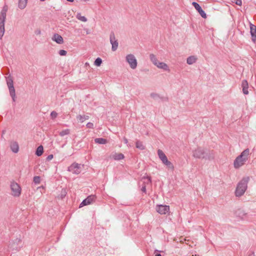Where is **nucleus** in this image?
Returning <instances> with one entry per match:
<instances>
[{"label":"nucleus","instance_id":"nucleus-3","mask_svg":"<svg viewBox=\"0 0 256 256\" xmlns=\"http://www.w3.org/2000/svg\"><path fill=\"white\" fill-rule=\"evenodd\" d=\"M249 176H244L238 183L234 192V194L236 197H240L242 196L248 188V184L250 181Z\"/></svg>","mask_w":256,"mask_h":256},{"label":"nucleus","instance_id":"nucleus-34","mask_svg":"<svg viewBox=\"0 0 256 256\" xmlns=\"http://www.w3.org/2000/svg\"><path fill=\"white\" fill-rule=\"evenodd\" d=\"M86 127L90 128H94V124L92 122H88L86 124Z\"/></svg>","mask_w":256,"mask_h":256},{"label":"nucleus","instance_id":"nucleus-40","mask_svg":"<svg viewBox=\"0 0 256 256\" xmlns=\"http://www.w3.org/2000/svg\"><path fill=\"white\" fill-rule=\"evenodd\" d=\"M62 198L63 196H66V190H62Z\"/></svg>","mask_w":256,"mask_h":256},{"label":"nucleus","instance_id":"nucleus-5","mask_svg":"<svg viewBox=\"0 0 256 256\" xmlns=\"http://www.w3.org/2000/svg\"><path fill=\"white\" fill-rule=\"evenodd\" d=\"M10 194L14 197L18 198L22 194V188L20 185L14 181H12L10 185Z\"/></svg>","mask_w":256,"mask_h":256},{"label":"nucleus","instance_id":"nucleus-31","mask_svg":"<svg viewBox=\"0 0 256 256\" xmlns=\"http://www.w3.org/2000/svg\"><path fill=\"white\" fill-rule=\"evenodd\" d=\"M58 116V114L55 111H52L50 113V117L52 119H54Z\"/></svg>","mask_w":256,"mask_h":256},{"label":"nucleus","instance_id":"nucleus-42","mask_svg":"<svg viewBox=\"0 0 256 256\" xmlns=\"http://www.w3.org/2000/svg\"><path fill=\"white\" fill-rule=\"evenodd\" d=\"M248 256H256L254 254V252H252L251 254H250Z\"/></svg>","mask_w":256,"mask_h":256},{"label":"nucleus","instance_id":"nucleus-30","mask_svg":"<svg viewBox=\"0 0 256 256\" xmlns=\"http://www.w3.org/2000/svg\"><path fill=\"white\" fill-rule=\"evenodd\" d=\"M22 242V240L20 238H17L15 240L14 243L16 244V246H20Z\"/></svg>","mask_w":256,"mask_h":256},{"label":"nucleus","instance_id":"nucleus-35","mask_svg":"<svg viewBox=\"0 0 256 256\" xmlns=\"http://www.w3.org/2000/svg\"><path fill=\"white\" fill-rule=\"evenodd\" d=\"M251 36H252V40L254 42H256V34H252Z\"/></svg>","mask_w":256,"mask_h":256},{"label":"nucleus","instance_id":"nucleus-11","mask_svg":"<svg viewBox=\"0 0 256 256\" xmlns=\"http://www.w3.org/2000/svg\"><path fill=\"white\" fill-rule=\"evenodd\" d=\"M156 212L160 214H165L170 211L168 206L160 204L157 205L156 208Z\"/></svg>","mask_w":256,"mask_h":256},{"label":"nucleus","instance_id":"nucleus-27","mask_svg":"<svg viewBox=\"0 0 256 256\" xmlns=\"http://www.w3.org/2000/svg\"><path fill=\"white\" fill-rule=\"evenodd\" d=\"M250 32L251 35L256 34V26H254L252 24H250Z\"/></svg>","mask_w":256,"mask_h":256},{"label":"nucleus","instance_id":"nucleus-6","mask_svg":"<svg viewBox=\"0 0 256 256\" xmlns=\"http://www.w3.org/2000/svg\"><path fill=\"white\" fill-rule=\"evenodd\" d=\"M158 154L162 164H164L168 168L172 170L174 168V165L170 162L168 160L164 152L161 150H158Z\"/></svg>","mask_w":256,"mask_h":256},{"label":"nucleus","instance_id":"nucleus-7","mask_svg":"<svg viewBox=\"0 0 256 256\" xmlns=\"http://www.w3.org/2000/svg\"><path fill=\"white\" fill-rule=\"evenodd\" d=\"M126 61L132 70H135L137 68L138 62L134 54H127L126 56Z\"/></svg>","mask_w":256,"mask_h":256},{"label":"nucleus","instance_id":"nucleus-16","mask_svg":"<svg viewBox=\"0 0 256 256\" xmlns=\"http://www.w3.org/2000/svg\"><path fill=\"white\" fill-rule=\"evenodd\" d=\"M52 40L58 44H62L64 42L62 37L58 34H56L53 36Z\"/></svg>","mask_w":256,"mask_h":256},{"label":"nucleus","instance_id":"nucleus-10","mask_svg":"<svg viewBox=\"0 0 256 256\" xmlns=\"http://www.w3.org/2000/svg\"><path fill=\"white\" fill-rule=\"evenodd\" d=\"M68 171L74 174H79L82 171V166L78 163H73L68 168Z\"/></svg>","mask_w":256,"mask_h":256},{"label":"nucleus","instance_id":"nucleus-23","mask_svg":"<svg viewBox=\"0 0 256 256\" xmlns=\"http://www.w3.org/2000/svg\"><path fill=\"white\" fill-rule=\"evenodd\" d=\"M94 142L98 144H106L107 142L106 140L103 138H96L94 140Z\"/></svg>","mask_w":256,"mask_h":256},{"label":"nucleus","instance_id":"nucleus-15","mask_svg":"<svg viewBox=\"0 0 256 256\" xmlns=\"http://www.w3.org/2000/svg\"><path fill=\"white\" fill-rule=\"evenodd\" d=\"M10 148L13 152L18 153L19 150L18 143L16 142H12L10 144Z\"/></svg>","mask_w":256,"mask_h":256},{"label":"nucleus","instance_id":"nucleus-20","mask_svg":"<svg viewBox=\"0 0 256 256\" xmlns=\"http://www.w3.org/2000/svg\"><path fill=\"white\" fill-rule=\"evenodd\" d=\"M198 58L196 56H192L188 57L186 59V63L191 65L196 62Z\"/></svg>","mask_w":256,"mask_h":256},{"label":"nucleus","instance_id":"nucleus-43","mask_svg":"<svg viewBox=\"0 0 256 256\" xmlns=\"http://www.w3.org/2000/svg\"><path fill=\"white\" fill-rule=\"evenodd\" d=\"M155 256H162L160 254H156Z\"/></svg>","mask_w":256,"mask_h":256},{"label":"nucleus","instance_id":"nucleus-2","mask_svg":"<svg viewBox=\"0 0 256 256\" xmlns=\"http://www.w3.org/2000/svg\"><path fill=\"white\" fill-rule=\"evenodd\" d=\"M250 154V150L248 148H246L242 151L234 160V167L236 169H238L242 166L248 160Z\"/></svg>","mask_w":256,"mask_h":256},{"label":"nucleus","instance_id":"nucleus-19","mask_svg":"<svg viewBox=\"0 0 256 256\" xmlns=\"http://www.w3.org/2000/svg\"><path fill=\"white\" fill-rule=\"evenodd\" d=\"M28 0H18V7L20 10H24L27 6Z\"/></svg>","mask_w":256,"mask_h":256},{"label":"nucleus","instance_id":"nucleus-9","mask_svg":"<svg viewBox=\"0 0 256 256\" xmlns=\"http://www.w3.org/2000/svg\"><path fill=\"white\" fill-rule=\"evenodd\" d=\"M7 84L8 87L10 94L14 102L15 101V90L14 86L13 80L11 77H8L6 79Z\"/></svg>","mask_w":256,"mask_h":256},{"label":"nucleus","instance_id":"nucleus-4","mask_svg":"<svg viewBox=\"0 0 256 256\" xmlns=\"http://www.w3.org/2000/svg\"><path fill=\"white\" fill-rule=\"evenodd\" d=\"M150 59L152 64L156 66L158 68L161 69L164 71L170 72V68L169 66L164 62H160L158 60L156 56L153 54L150 55Z\"/></svg>","mask_w":256,"mask_h":256},{"label":"nucleus","instance_id":"nucleus-33","mask_svg":"<svg viewBox=\"0 0 256 256\" xmlns=\"http://www.w3.org/2000/svg\"><path fill=\"white\" fill-rule=\"evenodd\" d=\"M58 54L61 56H64L66 54L67 52L65 50H61L59 51Z\"/></svg>","mask_w":256,"mask_h":256},{"label":"nucleus","instance_id":"nucleus-13","mask_svg":"<svg viewBox=\"0 0 256 256\" xmlns=\"http://www.w3.org/2000/svg\"><path fill=\"white\" fill-rule=\"evenodd\" d=\"M96 200V196L94 195H90L88 196L86 199L82 200V202L80 204V208H82L84 206L91 204Z\"/></svg>","mask_w":256,"mask_h":256},{"label":"nucleus","instance_id":"nucleus-36","mask_svg":"<svg viewBox=\"0 0 256 256\" xmlns=\"http://www.w3.org/2000/svg\"><path fill=\"white\" fill-rule=\"evenodd\" d=\"M124 144H127V146H130V144H128V140L127 138H124Z\"/></svg>","mask_w":256,"mask_h":256},{"label":"nucleus","instance_id":"nucleus-47","mask_svg":"<svg viewBox=\"0 0 256 256\" xmlns=\"http://www.w3.org/2000/svg\"><path fill=\"white\" fill-rule=\"evenodd\" d=\"M86 65H88V63L86 62Z\"/></svg>","mask_w":256,"mask_h":256},{"label":"nucleus","instance_id":"nucleus-24","mask_svg":"<svg viewBox=\"0 0 256 256\" xmlns=\"http://www.w3.org/2000/svg\"><path fill=\"white\" fill-rule=\"evenodd\" d=\"M76 18L80 20L86 22L87 21V18L84 16H82L80 13L78 12L76 15Z\"/></svg>","mask_w":256,"mask_h":256},{"label":"nucleus","instance_id":"nucleus-17","mask_svg":"<svg viewBox=\"0 0 256 256\" xmlns=\"http://www.w3.org/2000/svg\"><path fill=\"white\" fill-rule=\"evenodd\" d=\"M242 92L244 94H248V84L247 80H243L242 82Z\"/></svg>","mask_w":256,"mask_h":256},{"label":"nucleus","instance_id":"nucleus-37","mask_svg":"<svg viewBox=\"0 0 256 256\" xmlns=\"http://www.w3.org/2000/svg\"><path fill=\"white\" fill-rule=\"evenodd\" d=\"M53 157L54 156L52 154H50L47 156L46 159L48 160H50L52 159Z\"/></svg>","mask_w":256,"mask_h":256},{"label":"nucleus","instance_id":"nucleus-12","mask_svg":"<svg viewBox=\"0 0 256 256\" xmlns=\"http://www.w3.org/2000/svg\"><path fill=\"white\" fill-rule=\"evenodd\" d=\"M110 40L112 46V50L113 52L116 51L118 48V44L117 40L116 39L115 35L114 32H111L110 34Z\"/></svg>","mask_w":256,"mask_h":256},{"label":"nucleus","instance_id":"nucleus-14","mask_svg":"<svg viewBox=\"0 0 256 256\" xmlns=\"http://www.w3.org/2000/svg\"><path fill=\"white\" fill-rule=\"evenodd\" d=\"M192 5L194 7L196 10L199 12L201 16L203 18H206V14L202 10L200 6L196 2H192Z\"/></svg>","mask_w":256,"mask_h":256},{"label":"nucleus","instance_id":"nucleus-22","mask_svg":"<svg viewBox=\"0 0 256 256\" xmlns=\"http://www.w3.org/2000/svg\"><path fill=\"white\" fill-rule=\"evenodd\" d=\"M44 152V148L42 146H40L36 148V154L38 156L42 155V154Z\"/></svg>","mask_w":256,"mask_h":256},{"label":"nucleus","instance_id":"nucleus-26","mask_svg":"<svg viewBox=\"0 0 256 256\" xmlns=\"http://www.w3.org/2000/svg\"><path fill=\"white\" fill-rule=\"evenodd\" d=\"M70 134V129H65L62 130L60 132L59 134L61 136H64L66 135H68Z\"/></svg>","mask_w":256,"mask_h":256},{"label":"nucleus","instance_id":"nucleus-21","mask_svg":"<svg viewBox=\"0 0 256 256\" xmlns=\"http://www.w3.org/2000/svg\"><path fill=\"white\" fill-rule=\"evenodd\" d=\"M89 118V116L86 115H78L76 116V119L80 122H83L86 120H87Z\"/></svg>","mask_w":256,"mask_h":256},{"label":"nucleus","instance_id":"nucleus-46","mask_svg":"<svg viewBox=\"0 0 256 256\" xmlns=\"http://www.w3.org/2000/svg\"><path fill=\"white\" fill-rule=\"evenodd\" d=\"M38 34H40V31L38 32Z\"/></svg>","mask_w":256,"mask_h":256},{"label":"nucleus","instance_id":"nucleus-44","mask_svg":"<svg viewBox=\"0 0 256 256\" xmlns=\"http://www.w3.org/2000/svg\"><path fill=\"white\" fill-rule=\"evenodd\" d=\"M68 2H74V0H66Z\"/></svg>","mask_w":256,"mask_h":256},{"label":"nucleus","instance_id":"nucleus-41","mask_svg":"<svg viewBox=\"0 0 256 256\" xmlns=\"http://www.w3.org/2000/svg\"><path fill=\"white\" fill-rule=\"evenodd\" d=\"M150 96H152V98H156V97L158 96V94H154V93H153V94H150Z\"/></svg>","mask_w":256,"mask_h":256},{"label":"nucleus","instance_id":"nucleus-28","mask_svg":"<svg viewBox=\"0 0 256 256\" xmlns=\"http://www.w3.org/2000/svg\"><path fill=\"white\" fill-rule=\"evenodd\" d=\"M102 63V60L100 58H96V60H95V61L94 62V65L97 66H100L101 65Z\"/></svg>","mask_w":256,"mask_h":256},{"label":"nucleus","instance_id":"nucleus-25","mask_svg":"<svg viewBox=\"0 0 256 256\" xmlns=\"http://www.w3.org/2000/svg\"><path fill=\"white\" fill-rule=\"evenodd\" d=\"M136 148L141 150H143L145 148V146L142 142L139 140L136 142Z\"/></svg>","mask_w":256,"mask_h":256},{"label":"nucleus","instance_id":"nucleus-32","mask_svg":"<svg viewBox=\"0 0 256 256\" xmlns=\"http://www.w3.org/2000/svg\"><path fill=\"white\" fill-rule=\"evenodd\" d=\"M40 177L38 176H36L34 178V182L36 184H39L40 182Z\"/></svg>","mask_w":256,"mask_h":256},{"label":"nucleus","instance_id":"nucleus-18","mask_svg":"<svg viewBox=\"0 0 256 256\" xmlns=\"http://www.w3.org/2000/svg\"><path fill=\"white\" fill-rule=\"evenodd\" d=\"M112 158L116 160H119L124 159V155L122 153H113L112 154Z\"/></svg>","mask_w":256,"mask_h":256},{"label":"nucleus","instance_id":"nucleus-38","mask_svg":"<svg viewBox=\"0 0 256 256\" xmlns=\"http://www.w3.org/2000/svg\"><path fill=\"white\" fill-rule=\"evenodd\" d=\"M236 4L237 5L241 6L242 4V0H236Z\"/></svg>","mask_w":256,"mask_h":256},{"label":"nucleus","instance_id":"nucleus-1","mask_svg":"<svg viewBox=\"0 0 256 256\" xmlns=\"http://www.w3.org/2000/svg\"><path fill=\"white\" fill-rule=\"evenodd\" d=\"M192 156L197 158H204L210 160L214 158V152L201 148H198L192 151Z\"/></svg>","mask_w":256,"mask_h":256},{"label":"nucleus","instance_id":"nucleus-45","mask_svg":"<svg viewBox=\"0 0 256 256\" xmlns=\"http://www.w3.org/2000/svg\"><path fill=\"white\" fill-rule=\"evenodd\" d=\"M40 0V1H42V2H44V1L45 0Z\"/></svg>","mask_w":256,"mask_h":256},{"label":"nucleus","instance_id":"nucleus-29","mask_svg":"<svg viewBox=\"0 0 256 256\" xmlns=\"http://www.w3.org/2000/svg\"><path fill=\"white\" fill-rule=\"evenodd\" d=\"M142 179L144 180V182L146 184H150L151 182V179L149 176L144 177Z\"/></svg>","mask_w":256,"mask_h":256},{"label":"nucleus","instance_id":"nucleus-8","mask_svg":"<svg viewBox=\"0 0 256 256\" xmlns=\"http://www.w3.org/2000/svg\"><path fill=\"white\" fill-rule=\"evenodd\" d=\"M6 18V11L2 10L0 14V39L2 38L4 33V22Z\"/></svg>","mask_w":256,"mask_h":256},{"label":"nucleus","instance_id":"nucleus-39","mask_svg":"<svg viewBox=\"0 0 256 256\" xmlns=\"http://www.w3.org/2000/svg\"><path fill=\"white\" fill-rule=\"evenodd\" d=\"M141 190L142 192H146V186H142V188H141Z\"/></svg>","mask_w":256,"mask_h":256}]
</instances>
